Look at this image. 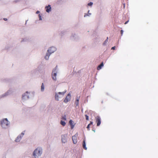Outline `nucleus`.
<instances>
[{
    "instance_id": "f257e3e1",
    "label": "nucleus",
    "mask_w": 158,
    "mask_h": 158,
    "mask_svg": "<svg viewBox=\"0 0 158 158\" xmlns=\"http://www.w3.org/2000/svg\"><path fill=\"white\" fill-rule=\"evenodd\" d=\"M42 152V149L40 148H37L33 152V155L35 158H39Z\"/></svg>"
},
{
    "instance_id": "f03ea898",
    "label": "nucleus",
    "mask_w": 158,
    "mask_h": 158,
    "mask_svg": "<svg viewBox=\"0 0 158 158\" xmlns=\"http://www.w3.org/2000/svg\"><path fill=\"white\" fill-rule=\"evenodd\" d=\"M66 92V90H65L64 92H59L58 93L56 94L55 95V98L56 100V101H58L60 98H62L63 97Z\"/></svg>"
},
{
    "instance_id": "7ed1b4c3",
    "label": "nucleus",
    "mask_w": 158,
    "mask_h": 158,
    "mask_svg": "<svg viewBox=\"0 0 158 158\" xmlns=\"http://www.w3.org/2000/svg\"><path fill=\"white\" fill-rule=\"evenodd\" d=\"M9 122L7 118H5L1 122L2 127L4 128H6L9 124Z\"/></svg>"
},
{
    "instance_id": "20e7f679",
    "label": "nucleus",
    "mask_w": 158,
    "mask_h": 158,
    "mask_svg": "<svg viewBox=\"0 0 158 158\" xmlns=\"http://www.w3.org/2000/svg\"><path fill=\"white\" fill-rule=\"evenodd\" d=\"M56 67L54 69L52 72V77L53 80L56 81Z\"/></svg>"
},
{
    "instance_id": "39448f33",
    "label": "nucleus",
    "mask_w": 158,
    "mask_h": 158,
    "mask_svg": "<svg viewBox=\"0 0 158 158\" xmlns=\"http://www.w3.org/2000/svg\"><path fill=\"white\" fill-rule=\"evenodd\" d=\"M56 50V48L54 47H51L48 50V52L51 54L54 52Z\"/></svg>"
},
{
    "instance_id": "423d86ee",
    "label": "nucleus",
    "mask_w": 158,
    "mask_h": 158,
    "mask_svg": "<svg viewBox=\"0 0 158 158\" xmlns=\"http://www.w3.org/2000/svg\"><path fill=\"white\" fill-rule=\"evenodd\" d=\"M96 120V122L97 123V126H99L101 123V120L100 117L99 116H97L95 118Z\"/></svg>"
},
{
    "instance_id": "0eeeda50",
    "label": "nucleus",
    "mask_w": 158,
    "mask_h": 158,
    "mask_svg": "<svg viewBox=\"0 0 158 158\" xmlns=\"http://www.w3.org/2000/svg\"><path fill=\"white\" fill-rule=\"evenodd\" d=\"M71 98V95L70 94H69L66 96L65 99L64 100V102L65 103H67L70 100Z\"/></svg>"
},
{
    "instance_id": "6e6552de",
    "label": "nucleus",
    "mask_w": 158,
    "mask_h": 158,
    "mask_svg": "<svg viewBox=\"0 0 158 158\" xmlns=\"http://www.w3.org/2000/svg\"><path fill=\"white\" fill-rule=\"evenodd\" d=\"M67 134L63 135L62 136V141L63 143H65L67 141Z\"/></svg>"
},
{
    "instance_id": "1a4fd4ad",
    "label": "nucleus",
    "mask_w": 158,
    "mask_h": 158,
    "mask_svg": "<svg viewBox=\"0 0 158 158\" xmlns=\"http://www.w3.org/2000/svg\"><path fill=\"white\" fill-rule=\"evenodd\" d=\"M77 135L76 134L72 137V139L74 144H76L77 143Z\"/></svg>"
},
{
    "instance_id": "9d476101",
    "label": "nucleus",
    "mask_w": 158,
    "mask_h": 158,
    "mask_svg": "<svg viewBox=\"0 0 158 158\" xmlns=\"http://www.w3.org/2000/svg\"><path fill=\"white\" fill-rule=\"evenodd\" d=\"M45 8L46 12H49L51 11V7L50 5H48V6L45 7Z\"/></svg>"
},
{
    "instance_id": "9b49d317",
    "label": "nucleus",
    "mask_w": 158,
    "mask_h": 158,
    "mask_svg": "<svg viewBox=\"0 0 158 158\" xmlns=\"http://www.w3.org/2000/svg\"><path fill=\"white\" fill-rule=\"evenodd\" d=\"M69 123L70 124V125L71 127V129H73L74 127L75 124L74 123L73 121L71 120H70L69 121Z\"/></svg>"
},
{
    "instance_id": "f8f14e48",
    "label": "nucleus",
    "mask_w": 158,
    "mask_h": 158,
    "mask_svg": "<svg viewBox=\"0 0 158 158\" xmlns=\"http://www.w3.org/2000/svg\"><path fill=\"white\" fill-rule=\"evenodd\" d=\"M83 147L84 149L85 150L87 149V148L86 147V143H85V139H84L83 140V143H82Z\"/></svg>"
},
{
    "instance_id": "ddd939ff",
    "label": "nucleus",
    "mask_w": 158,
    "mask_h": 158,
    "mask_svg": "<svg viewBox=\"0 0 158 158\" xmlns=\"http://www.w3.org/2000/svg\"><path fill=\"white\" fill-rule=\"evenodd\" d=\"M79 99L80 97H77L76 98V101L75 102V104L77 106L78 105Z\"/></svg>"
},
{
    "instance_id": "4468645a",
    "label": "nucleus",
    "mask_w": 158,
    "mask_h": 158,
    "mask_svg": "<svg viewBox=\"0 0 158 158\" xmlns=\"http://www.w3.org/2000/svg\"><path fill=\"white\" fill-rule=\"evenodd\" d=\"M103 66V62H102L101 64L98 66V67L97 68V69L99 70V69H101V68H102V66Z\"/></svg>"
},
{
    "instance_id": "2eb2a0df",
    "label": "nucleus",
    "mask_w": 158,
    "mask_h": 158,
    "mask_svg": "<svg viewBox=\"0 0 158 158\" xmlns=\"http://www.w3.org/2000/svg\"><path fill=\"white\" fill-rule=\"evenodd\" d=\"M50 54H49V53H48V52L47 53L45 57V59L46 60H48V59L49 58V56H50Z\"/></svg>"
},
{
    "instance_id": "dca6fc26",
    "label": "nucleus",
    "mask_w": 158,
    "mask_h": 158,
    "mask_svg": "<svg viewBox=\"0 0 158 158\" xmlns=\"http://www.w3.org/2000/svg\"><path fill=\"white\" fill-rule=\"evenodd\" d=\"M21 139V137L20 136H18L17 137V138L15 140V141L16 142H19L20 141Z\"/></svg>"
},
{
    "instance_id": "f3484780",
    "label": "nucleus",
    "mask_w": 158,
    "mask_h": 158,
    "mask_svg": "<svg viewBox=\"0 0 158 158\" xmlns=\"http://www.w3.org/2000/svg\"><path fill=\"white\" fill-rule=\"evenodd\" d=\"M44 89V86L43 83H42L41 86V90L42 91H43Z\"/></svg>"
},
{
    "instance_id": "a211bd4d",
    "label": "nucleus",
    "mask_w": 158,
    "mask_h": 158,
    "mask_svg": "<svg viewBox=\"0 0 158 158\" xmlns=\"http://www.w3.org/2000/svg\"><path fill=\"white\" fill-rule=\"evenodd\" d=\"M61 119L63 120H66V115H64L62 116Z\"/></svg>"
},
{
    "instance_id": "6ab92c4d",
    "label": "nucleus",
    "mask_w": 158,
    "mask_h": 158,
    "mask_svg": "<svg viewBox=\"0 0 158 158\" xmlns=\"http://www.w3.org/2000/svg\"><path fill=\"white\" fill-rule=\"evenodd\" d=\"M60 123L62 126H64L66 124L65 123L64 121H63L62 120H61L60 121Z\"/></svg>"
},
{
    "instance_id": "aec40b11",
    "label": "nucleus",
    "mask_w": 158,
    "mask_h": 158,
    "mask_svg": "<svg viewBox=\"0 0 158 158\" xmlns=\"http://www.w3.org/2000/svg\"><path fill=\"white\" fill-rule=\"evenodd\" d=\"M93 124V122H91L89 124L87 127V128L89 130V128L90 126L92 125Z\"/></svg>"
},
{
    "instance_id": "412c9836",
    "label": "nucleus",
    "mask_w": 158,
    "mask_h": 158,
    "mask_svg": "<svg viewBox=\"0 0 158 158\" xmlns=\"http://www.w3.org/2000/svg\"><path fill=\"white\" fill-rule=\"evenodd\" d=\"M108 37H107V38L105 40V41H104V43L103 44L104 45L106 44V43L108 41Z\"/></svg>"
},
{
    "instance_id": "4be33fe9",
    "label": "nucleus",
    "mask_w": 158,
    "mask_h": 158,
    "mask_svg": "<svg viewBox=\"0 0 158 158\" xmlns=\"http://www.w3.org/2000/svg\"><path fill=\"white\" fill-rule=\"evenodd\" d=\"M85 119L86 120H89V117L88 116L86 115V114H85Z\"/></svg>"
},
{
    "instance_id": "5701e85b",
    "label": "nucleus",
    "mask_w": 158,
    "mask_h": 158,
    "mask_svg": "<svg viewBox=\"0 0 158 158\" xmlns=\"http://www.w3.org/2000/svg\"><path fill=\"white\" fill-rule=\"evenodd\" d=\"M93 5V3L90 2L88 4V5L89 6H91Z\"/></svg>"
},
{
    "instance_id": "b1692460",
    "label": "nucleus",
    "mask_w": 158,
    "mask_h": 158,
    "mask_svg": "<svg viewBox=\"0 0 158 158\" xmlns=\"http://www.w3.org/2000/svg\"><path fill=\"white\" fill-rule=\"evenodd\" d=\"M115 46H114V47H112L111 48V49H112V50H114L115 49Z\"/></svg>"
},
{
    "instance_id": "393cba45",
    "label": "nucleus",
    "mask_w": 158,
    "mask_h": 158,
    "mask_svg": "<svg viewBox=\"0 0 158 158\" xmlns=\"http://www.w3.org/2000/svg\"><path fill=\"white\" fill-rule=\"evenodd\" d=\"M120 32H121V35H122L123 34V31L122 30H121Z\"/></svg>"
},
{
    "instance_id": "a878e982",
    "label": "nucleus",
    "mask_w": 158,
    "mask_h": 158,
    "mask_svg": "<svg viewBox=\"0 0 158 158\" xmlns=\"http://www.w3.org/2000/svg\"><path fill=\"white\" fill-rule=\"evenodd\" d=\"M39 17L40 20H42V19H41V16L40 15H39Z\"/></svg>"
},
{
    "instance_id": "bb28decb",
    "label": "nucleus",
    "mask_w": 158,
    "mask_h": 158,
    "mask_svg": "<svg viewBox=\"0 0 158 158\" xmlns=\"http://www.w3.org/2000/svg\"><path fill=\"white\" fill-rule=\"evenodd\" d=\"M128 22V21H127L125 23V24H127V23Z\"/></svg>"
},
{
    "instance_id": "cd10ccee",
    "label": "nucleus",
    "mask_w": 158,
    "mask_h": 158,
    "mask_svg": "<svg viewBox=\"0 0 158 158\" xmlns=\"http://www.w3.org/2000/svg\"><path fill=\"white\" fill-rule=\"evenodd\" d=\"M4 20H5V21H6V20H7V19H6V18H4Z\"/></svg>"
},
{
    "instance_id": "c85d7f7f",
    "label": "nucleus",
    "mask_w": 158,
    "mask_h": 158,
    "mask_svg": "<svg viewBox=\"0 0 158 158\" xmlns=\"http://www.w3.org/2000/svg\"><path fill=\"white\" fill-rule=\"evenodd\" d=\"M39 13V11H37L36 12V13Z\"/></svg>"
},
{
    "instance_id": "c756f323",
    "label": "nucleus",
    "mask_w": 158,
    "mask_h": 158,
    "mask_svg": "<svg viewBox=\"0 0 158 158\" xmlns=\"http://www.w3.org/2000/svg\"><path fill=\"white\" fill-rule=\"evenodd\" d=\"M86 15H86V14H85V15H84V17H85Z\"/></svg>"
},
{
    "instance_id": "7c9ffc66",
    "label": "nucleus",
    "mask_w": 158,
    "mask_h": 158,
    "mask_svg": "<svg viewBox=\"0 0 158 158\" xmlns=\"http://www.w3.org/2000/svg\"><path fill=\"white\" fill-rule=\"evenodd\" d=\"M93 131H94L95 132L94 130H93Z\"/></svg>"
}]
</instances>
